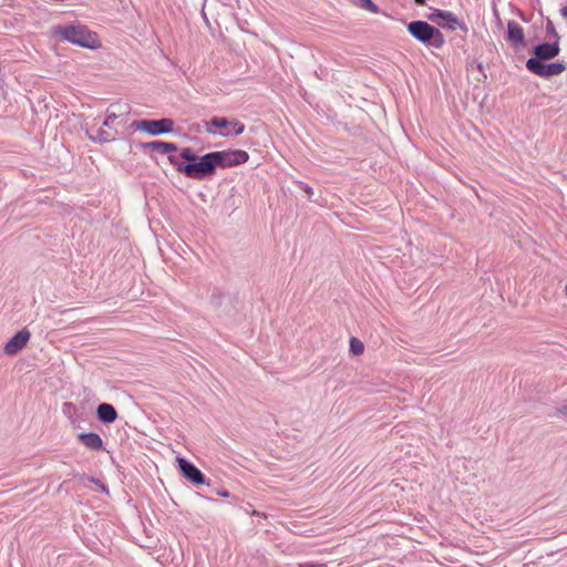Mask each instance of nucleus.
Wrapping results in <instances>:
<instances>
[{
  "label": "nucleus",
  "instance_id": "1",
  "mask_svg": "<svg viewBox=\"0 0 567 567\" xmlns=\"http://www.w3.org/2000/svg\"><path fill=\"white\" fill-rule=\"evenodd\" d=\"M168 161L178 172L184 173L187 177L193 179H202L215 172L212 153L198 156L193 163L184 164L179 162L175 155H168Z\"/></svg>",
  "mask_w": 567,
  "mask_h": 567
},
{
  "label": "nucleus",
  "instance_id": "2",
  "mask_svg": "<svg viewBox=\"0 0 567 567\" xmlns=\"http://www.w3.org/2000/svg\"><path fill=\"white\" fill-rule=\"evenodd\" d=\"M410 34L423 43L440 49L444 44L442 32L425 21H412L408 24Z\"/></svg>",
  "mask_w": 567,
  "mask_h": 567
},
{
  "label": "nucleus",
  "instance_id": "3",
  "mask_svg": "<svg viewBox=\"0 0 567 567\" xmlns=\"http://www.w3.org/2000/svg\"><path fill=\"white\" fill-rule=\"evenodd\" d=\"M205 125L208 133L218 134L224 137L230 136L231 134L240 135L245 131V125L235 118L229 120L215 116Z\"/></svg>",
  "mask_w": 567,
  "mask_h": 567
},
{
  "label": "nucleus",
  "instance_id": "4",
  "mask_svg": "<svg viewBox=\"0 0 567 567\" xmlns=\"http://www.w3.org/2000/svg\"><path fill=\"white\" fill-rule=\"evenodd\" d=\"M131 126L150 135H161L173 131L174 121L171 118L138 120L132 122Z\"/></svg>",
  "mask_w": 567,
  "mask_h": 567
},
{
  "label": "nucleus",
  "instance_id": "5",
  "mask_svg": "<svg viewBox=\"0 0 567 567\" xmlns=\"http://www.w3.org/2000/svg\"><path fill=\"white\" fill-rule=\"evenodd\" d=\"M215 168L216 167H230L244 164L248 161L249 155L246 151L229 150L212 152Z\"/></svg>",
  "mask_w": 567,
  "mask_h": 567
},
{
  "label": "nucleus",
  "instance_id": "6",
  "mask_svg": "<svg viewBox=\"0 0 567 567\" xmlns=\"http://www.w3.org/2000/svg\"><path fill=\"white\" fill-rule=\"evenodd\" d=\"M526 68L536 75L550 78L561 74L566 70V64L564 62L543 63L538 59L529 58Z\"/></svg>",
  "mask_w": 567,
  "mask_h": 567
},
{
  "label": "nucleus",
  "instance_id": "7",
  "mask_svg": "<svg viewBox=\"0 0 567 567\" xmlns=\"http://www.w3.org/2000/svg\"><path fill=\"white\" fill-rule=\"evenodd\" d=\"M73 44L85 49L96 50L101 48V41L97 34L89 30L85 25L73 24Z\"/></svg>",
  "mask_w": 567,
  "mask_h": 567
},
{
  "label": "nucleus",
  "instance_id": "8",
  "mask_svg": "<svg viewBox=\"0 0 567 567\" xmlns=\"http://www.w3.org/2000/svg\"><path fill=\"white\" fill-rule=\"evenodd\" d=\"M81 109L82 110L79 112L80 117H83L84 121H87V118L92 117V114L89 113V111L91 110L90 106H85L84 104H81ZM84 126H85V131H86L89 138L94 142H97V143H106V142L114 141L115 136L117 134L116 131H112L110 128H107V130L99 128V130H96V132L94 134L91 132L87 122H85Z\"/></svg>",
  "mask_w": 567,
  "mask_h": 567
},
{
  "label": "nucleus",
  "instance_id": "9",
  "mask_svg": "<svg viewBox=\"0 0 567 567\" xmlns=\"http://www.w3.org/2000/svg\"><path fill=\"white\" fill-rule=\"evenodd\" d=\"M31 333L27 329L17 332L3 347V351L8 355H16L29 342Z\"/></svg>",
  "mask_w": 567,
  "mask_h": 567
},
{
  "label": "nucleus",
  "instance_id": "10",
  "mask_svg": "<svg viewBox=\"0 0 567 567\" xmlns=\"http://www.w3.org/2000/svg\"><path fill=\"white\" fill-rule=\"evenodd\" d=\"M176 461L178 463V468L185 478L197 485L205 484L204 474L193 463L183 457H177Z\"/></svg>",
  "mask_w": 567,
  "mask_h": 567
},
{
  "label": "nucleus",
  "instance_id": "11",
  "mask_svg": "<svg viewBox=\"0 0 567 567\" xmlns=\"http://www.w3.org/2000/svg\"><path fill=\"white\" fill-rule=\"evenodd\" d=\"M559 45L558 43H543L534 49L535 59L542 62V60H550L558 55Z\"/></svg>",
  "mask_w": 567,
  "mask_h": 567
},
{
  "label": "nucleus",
  "instance_id": "12",
  "mask_svg": "<svg viewBox=\"0 0 567 567\" xmlns=\"http://www.w3.org/2000/svg\"><path fill=\"white\" fill-rule=\"evenodd\" d=\"M78 441L83 444L86 449L92 451H99L103 447V441L101 436L96 433H80L78 435Z\"/></svg>",
  "mask_w": 567,
  "mask_h": 567
},
{
  "label": "nucleus",
  "instance_id": "13",
  "mask_svg": "<svg viewBox=\"0 0 567 567\" xmlns=\"http://www.w3.org/2000/svg\"><path fill=\"white\" fill-rule=\"evenodd\" d=\"M97 419L106 424L113 423L117 419V412L112 404L101 403L96 410Z\"/></svg>",
  "mask_w": 567,
  "mask_h": 567
},
{
  "label": "nucleus",
  "instance_id": "14",
  "mask_svg": "<svg viewBox=\"0 0 567 567\" xmlns=\"http://www.w3.org/2000/svg\"><path fill=\"white\" fill-rule=\"evenodd\" d=\"M437 18L446 21L449 29L452 30V31H454L456 29V27L460 25L458 20L456 19V17L452 12L435 10L431 16H429V19L431 21L441 24L437 21Z\"/></svg>",
  "mask_w": 567,
  "mask_h": 567
},
{
  "label": "nucleus",
  "instance_id": "15",
  "mask_svg": "<svg viewBox=\"0 0 567 567\" xmlns=\"http://www.w3.org/2000/svg\"><path fill=\"white\" fill-rule=\"evenodd\" d=\"M507 33L508 41L512 44L520 45L524 43V31L517 22L509 21L507 23Z\"/></svg>",
  "mask_w": 567,
  "mask_h": 567
},
{
  "label": "nucleus",
  "instance_id": "16",
  "mask_svg": "<svg viewBox=\"0 0 567 567\" xmlns=\"http://www.w3.org/2000/svg\"><path fill=\"white\" fill-rule=\"evenodd\" d=\"M144 148L159 154H169L172 152L177 151L176 144L161 141L148 142L144 144Z\"/></svg>",
  "mask_w": 567,
  "mask_h": 567
},
{
  "label": "nucleus",
  "instance_id": "17",
  "mask_svg": "<svg viewBox=\"0 0 567 567\" xmlns=\"http://www.w3.org/2000/svg\"><path fill=\"white\" fill-rule=\"evenodd\" d=\"M76 484L78 486L89 487L90 484H95L102 492L105 494H109L107 487L99 480L85 475H80L76 477Z\"/></svg>",
  "mask_w": 567,
  "mask_h": 567
},
{
  "label": "nucleus",
  "instance_id": "18",
  "mask_svg": "<svg viewBox=\"0 0 567 567\" xmlns=\"http://www.w3.org/2000/svg\"><path fill=\"white\" fill-rule=\"evenodd\" d=\"M350 3L357 8L364 9L371 13H379L380 9L371 0H350Z\"/></svg>",
  "mask_w": 567,
  "mask_h": 567
},
{
  "label": "nucleus",
  "instance_id": "19",
  "mask_svg": "<svg viewBox=\"0 0 567 567\" xmlns=\"http://www.w3.org/2000/svg\"><path fill=\"white\" fill-rule=\"evenodd\" d=\"M226 298V295L225 292H223L221 290L215 288L212 292V296H210V299H209V302L213 307L215 308H219L221 307L223 305V301L224 299Z\"/></svg>",
  "mask_w": 567,
  "mask_h": 567
},
{
  "label": "nucleus",
  "instance_id": "20",
  "mask_svg": "<svg viewBox=\"0 0 567 567\" xmlns=\"http://www.w3.org/2000/svg\"><path fill=\"white\" fill-rule=\"evenodd\" d=\"M107 110L112 113H115L114 115H116L118 118L127 115L130 112L128 106L121 103L112 104Z\"/></svg>",
  "mask_w": 567,
  "mask_h": 567
},
{
  "label": "nucleus",
  "instance_id": "21",
  "mask_svg": "<svg viewBox=\"0 0 567 567\" xmlns=\"http://www.w3.org/2000/svg\"><path fill=\"white\" fill-rule=\"evenodd\" d=\"M350 351L355 355L362 354L364 351V346L359 339L352 337L350 339Z\"/></svg>",
  "mask_w": 567,
  "mask_h": 567
},
{
  "label": "nucleus",
  "instance_id": "22",
  "mask_svg": "<svg viewBox=\"0 0 567 567\" xmlns=\"http://www.w3.org/2000/svg\"><path fill=\"white\" fill-rule=\"evenodd\" d=\"M172 252L174 254V257H166L163 255V259L168 262V261H172L174 266L176 267H182L181 265V259H187V257L185 256H182L177 249H174L172 250Z\"/></svg>",
  "mask_w": 567,
  "mask_h": 567
},
{
  "label": "nucleus",
  "instance_id": "23",
  "mask_svg": "<svg viewBox=\"0 0 567 567\" xmlns=\"http://www.w3.org/2000/svg\"><path fill=\"white\" fill-rule=\"evenodd\" d=\"M115 113H112L111 111H106V116H105V120L103 122V126H105L106 128H110L112 131H116L114 128V124H115V121L118 118L116 115H114Z\"/></svg>",
  "mask_w": 567,
  "mask_h": 567
},
{
  "label": "nucleus",
  "instance_id": "24",
  "mask_svg": "<svg viewBox=\"0 0 567 567\" xmlns=\"http://www.w3.org/2000/svg\"><path fill=\"white\" fill-rule=\"evenodd\" d=\"M181 157L185 159L187 163H193L198 156L194 153L192 148H183L181 152Z\"/></svg>",
  "mask_w": 567,
  "mask_h": 567
},
{
  "label": "nucleus",
  "instance_id": "25",
  "mask_svg": "<svg viewBox=\"0 0 567 567\" xmlns=\"http://www.w3.org/2000/svg\"><path fill=\"white\" fill-rule=\"evenodd\" d=\"M58 32L63 37V39L71 40V29L65 28V29L60 30Z\"/></svg>",
  "mask_w": 567,
  "mask_h": 567
},
{
  "label": "nucleus",
  "instance_id": "26",
  "mask_svg": "<svg viewBox=\"0 0 567 567\" xmlns=\"http://www.w3.org/2000/svg\"><path fill=\"white\" fill-rule=\"evenodd\" d=\"M300 187L305 190V193H306L309 197H311V196H312L313 190H312V188H311L309 185L303 184V183H300Z\"/></svg>",
  "mask_w": 567,
  "mask_h": 567
},
{
  "label": "nucleus",
  "instance_id": "27",
  "mask_svg": "<svg viewBox=\"0 0 567 567\" xmlns=\"http://www.w3.org/2000/svg\"><path fill=\"white\" fill-rule=\"evenodd\" d=\"M299 567H327V566L324 564L305 563V564H300Z\"/></svg>",
  "mask_w": 567,
  "mask_h": 567
},
{
  "label": "nucleus",
  "instance_id": "28",
  "mask_svg": "<svg viewBox=\"0 0 567 567\" xmlns=\"http://www.w3.org/2000/svg\"><path fill=\"white\" fill-rule=\"evenodd\" d=\"M217 494H218L219 496H221V497H229V496H230V494H229V492H228V491H220V492H218Z\"/></svg>",
  "mask_w": 567,
  "mask_h": 567
},
{
  "label": "nucleus",
  "instance_id": "29",
  "mask_svg": "<svg viewBox=\"0 0 567 567\" xmlns=\"http://www.w3.org/2000/svg\"><path fill=\"white\" fill-rule=\"evenodd\" d=\"M560 12L564 18H567V4L560 10Z\"/></svg>",
  "mask_w": 567,
  "mask_h": 567
},
{
  "label": "nucleus",
  "instance_id": "30",
  "mask_svg": "<svg viewBox=\"0 0 567 567\" xmlns=\"http://www.w3.org/2000/svg\"><path fill=\"white\" fill-rule=\"evenodd\" d=\"M415 3L420 4V6H424L426 3V0H414Z\"/></svg>",
  "mask_w": 567,
  "mask_h": 567
},
{
  "label": "nucleus",
  "instance_id": "31",
  "mask_svg": "<svg viewBox=\"0 0 567 567\" xmlns=\"http://www.w3.org/2000/svg\"><path fill=\"white\" fill-rule=\"evenodd\" d=\"M184 252L188 254V255H195V251L193 249H189V250H183Z\"/></svg>",
  "mask_w": 567,
  "mask_h": 567
},
{
  "label": "nucleus",
  "instance_id": "32",
  "mask_svg": "<svg viewBox=\"0 0 567 567\" xmlns=\"http://www.w3.org/2000/svg\"><path fill=\"white\" fill-rule=\"evenodd\" d=\"M202 13H203V18H204V19H205V21L208 23V20H207V17H206L205 11L203 10V12H202Z\"/></svg>",
  "mask_w": 567,
  "mask_h": 567
},
{
  "label": "nucleus",
  "instance_id": "33",
  "mask_svg": "<svg viewBox=\"0 0 567 567\" xmlns=\"http://www.w3.org/2000/svg\"><path fill=\"white\" fill-rule=\"evenodd\" d=\"M565 291H566V293H567V285L565 286Z\"/></svg>",
  "mask_w": 567,
  "mask_h": 567
}]
</instances>
